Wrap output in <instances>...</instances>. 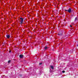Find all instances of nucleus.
I'll use <instances>...</instances> for the list:
<instances>
[{
	"instance_id": "obj_1",
	"label": "nucleus",
	"mask_w": 78,
	"mask_h": 78,
	"mask_svg": "<svg viewBox=\"0 0 78 78\" xmlns=\"http://www.w3.org/2000/svg\"><path fill=\"white\" fill-rule=\"evenodd\" d=\"M65 11H68V12H69V13H70L71 12H72V10L71 9V8L69 9L68 10H65Z\"/></svg>"
},
{
	"instance_id": "obj_2",
	"label": "nucleus",
	"mask_w": 78,
	"mask_h": 78,
	"mask_svg": "<svg viewBox=\"0 0 78 78\" xmlns=\"http://www.w3.org/2000/svg\"><path fill=\"white\" fill-rule=\"evenodd\" d=\"M20 19L21 23L22 24V23H23V18H21Z\"/></svg>"
},
{
	"instance_id": "obj_3",
	"label": "nucleus",
	"mask_w": 78,
	"mask_h": 78,
	"mask_svg": "<svg viewBox=\"0 0 78 78\" xmlns=\"http://www.w3.org/2000/svg\"><path fill=\"white\" fill-rule=\"evenodd\" d=\"M20 58H23V55H20Z\"/></svg>"
},
{
	"instance_id": "obj_4",
	"label": "nucleus",
	"mask_w": 78,
	"mask_h": 78,
	"mask_svg": "<svg viewBox=\"0 0 78 78\" xmlns=\"http://www.w3.org/2000/svg\"><path fill=\"white\" fill-rule=\"evenodd\" d=\"M6 37L7 38H9L10 37V36L9 35H6Z\"/></svg>"
},
{
	"instance_id": "obj_5",
	"label": "nucleus",
	"mask_w": 78,
	"mask_h": 78,
	"mask_svg": "<svg viewBox=\"0 0 78 78\" xmlns=\"http://www.w3.org/2000/svg\"><path fill=\"white\" fill-rule=\"evenodd\" d=\"M51 68L52 69H54V67H53V66H51Z\"/></svg>"
},
{
	"instance_id": "obj_6",
	"label": "nucleus",
	"mask_w": 78,
	"mask_h": 78,
	"mask_svg": "<svg viewBox=\"0 0 78 78\" xmlns=\"http://www.w3.org/2000/svg\"><path fill=\"white\" fill-rule=\"evenodd\" d=\"M11 62V60H9L8 61V63H9Z\"/></svg>"
},
{
	"instance_id": "obj_7",
	"label": "nucleus",
	"mask_w": 78,
	"mask_h": 78,
	"mask_svg": "<svg viewBox=\"0 0 78 78\" xmlns=\"http://www.w3.org/2000/svg\"><path fill=\"white\" fill-rule=\"evenodd\" d=\"M39 64H40V65H41L42 64V63H39Z\"/></svg>"
},
{
	"instance_id": "obj_8",
	"label": "nucleus",
	"mask_w": 78,
	"mask_h": 78,
	"mask_svg": "<svg viewBox=\"0 0 78 78\" xmlns=\"http://www.w3.org/2000/svg\"><path fill=\"white\" fill-rule=\"evenodd\" d=\"M62 73H65V71H62Z\"/></svg>"
},
{
	"instance_id": "obj_9",
	"label": "nucleus",
	"mask_w": 78,
	"mask_h": 78,
	"mask_svg": "<svg viewBox=\"0 0 78 78\" xmlns=\"http://www.w3.org/2000/svg\"><path fill=\"white\" fill-rule=\"evenodd\" d=\"M45 49H47V47H45Z\"/></svg>"
},
{
	"instance_id": "obj_10",
	"label": "nucleus",
	"mask_w": 78,
	"mask_h": 78,
	"mask_svg": "<svg viewBox=\"0 0 78 78\" xmlns=\"http://www.w3.org/2000/svg\"><path fill=\"white\" fill-rule=\"evenodd\" d=\"M77 19V18H75V20H76Z\"/></svg>"
},
{
	"instance_id": "obj_11",
	"label": "nucleus",
	"mask_w": 78,
	"mask_h": 78,
	"mask_svg": "<svg viewBox=\"0 0 78 78\" xmlns=\"http://www.w3.org/2000/svg\"><path fill=\"white\" fill-rule=\"evenodd\" d=\"M11 51H9V53H11Z\"/></svg>"
},
{
	"instance_id": "obj_12",
	"label": "nucleus",
	"mask_w": 78,
	"mask_h": 78,
	"mask_svg": "<svg viewBox=\"0 0 78 78\" xmlns=\"http://www.w3.org/2000/svg\"><path fill=\"white\" fill-rule=\"evenodd\" d=\"M70 27H72V25H71V26H70Z\"/></svg>"
},
{
	"instance_id": "obj_13",
	"label": "nucleus",
	"mask_w": 78,
	"mask_h": 78,
	"mask_svg": "<svg viewBox=\"0 0 78 78\" xmlns=\"http://www.w3.org/2000/svg\"><path fill=\"white\" fill-rule=\"evenodd\" d=\"M58 35H59V34H58Z\"/></svg>"
}]
</instances>
